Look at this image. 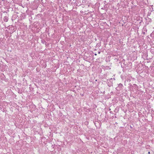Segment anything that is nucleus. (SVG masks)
<instances>
[{"label":"nucleus","instance_id":"f257e3e1","mask_svg":"<svg viewBox=\"0 0 154 154\" xmlns=\"http://www.w3.org/2000/svg\"><path fill=\"white\" fill-rule=\"evenodd\" d=\"M148 154H149L150 153V152H148Z\"/></svg>","mask_w":154,"mask_h":154}]
</instances>
